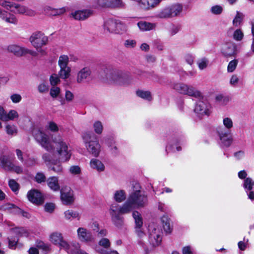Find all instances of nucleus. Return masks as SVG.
<instances>
[{"mask_svg": "<svg viewBox=\"0 0 254 254\" xmlns=\"http://www.w3.org/2000/svg\"><path fill=\"white\" fill-rule=\"evenodd\" d=\"M36 140L48 152L42 155V159L47 165H51L49 168L56 173L63 171L62 162H67L71 156L69 144L61 136L54 137L50 140L44 132L37 130L34 133Z\"/></svg>", "mask_w": 254, "mask_h": 254, "instance_id": "1", "label": "nucleus"}, {"mask_svg": "<svg viewBox=\"0 0 254 254\" xmlns=\"http://www.w3.org/2000/svg\"><path fill=\"white\" fill-rule=\"evenodd\" d=\"M100 76L104 82L116 86H127L132 82V77L127 72L112 67H105L101 72Z\"/></svg>", "mask_w": 254, "mask_h": 254, "instance_id": "2", "label": "nucleus"}, {"mask_svg": "<svg viewBox=\"0 0 254 254\" xmlns=\"http://www.w3.org/2000/svg\"><path fill=\"white\" fill-rule=\"evenodd\" d=\"M148 198L144 191L141 190V186L135 183L133 186V190L128 195L125 202L126 207L129 212L135 208L144 207L147 205Z\"/></svg>", "mask_w": 254, "mask_h": 254, "instance_id": "3", "label": "nucleus"}, {"mask_svg": "<svg viewBox=\"0 0 254 254\" xmlns=\"http://www.w3.org/2000/svg\"><path fill=\"white\" fill-rule=\"evenodd\" d=\"M87 152L94 157H98L101 152V145L97 136L92 132H85L82 136Z\"/></svg>", "mask_w": 254, "mask_h": 254, "instance_id": "4", "label": "nucleus"}, {"mask_svg": "<svg viewBox=\"0 0 254 254\" xmlns=\"http://www.w3.org/2000/svg\"><path fill=\"white\" fill-rule=\"evenodd\" d=\"M103 29L105 33L114 34H123L127 31V27L124 23L113 19L106 20Z\"/></svg>", "mask_w": 254, "mask_h": 254, "instance_id": "5", "label": "nucleus"}, {"mask_svg": "<svg viewBox=\"0 0 254 254\" xmlns=\"http://www.w3.org/2000/svg\"><path fill=\"white\" fill-rule=\"evenodd\" d=\"M172 87L174 89L180 94L198 99L203 98L202 93L192 86L183 83H175L173 84Z\"/></svg>", "mask_w": 254, "mask_h": 254, "instance_id": "6", "label": "nucleus"}, {"mask_svg": "<svg viewBox=\"0 0 254 254\" xmlns=\"http://www.w3.org/2000/svg\"><path fill=\"white\" fill-rule=\"evenodd\" d=\"M109 212L113 222L117 226H119L122 222L120 214L129 213V211L128 208L126 207L125 202L121 206L114 203L110 206Z\"/></svg>", "mask_w": 254, "mask_h": 254, "instance_id": "7", "label": "nucleus"}, {"mask_svg": "<svg viewBox=\"0 0 254 254\" xmlns=\"http://www.w3.org/2000/svg\"><path fill=\"white\" fill-rule=\"evenodd\" d=\"M149 242L150 245L156 247L159 246L162 242V232L160 227L155 224L149 225Z\"/></svg>", "mask_w": 254, "mask_h": 254, "instance_id": "8", "label": "nucleus"}, {"mask_svg": "<svg viewBox=\"0 0 254 254\" xmlns=\"http://www.w3.org/2000/svg\"><path fill=\"white\" fill-rule=\"evenodd\" d=\"M49 240L51 243L58 246L61 249H64L67 253H69L70 245L65 240L60 232H54L50 234Z\"/></svg>", "mask_w": 254, "mask_h": 254, "instance_id": "9", "label": "nucleus"}, {"mask_svg": "<svg viewBox=\"0 0 254 254\" xmlns=\"http://www.w3.org/2000/svg\"><path fill=\"white\" fill-rule=\"evenodd\" d=\"M29 41L35 48H39L47 45L48 38L40 31L34 32L29 38Z\"/></svg>", "mask_w": 254, "mask_h": 254, "instance_id": "10", "label": "nucleus"}, {"mask_svg": "<svg viewBox=\"0 0 254 254\" xmlns=\"http://www.w3.org/2000/svg\"><path fill=\"white\" fill-rule=\"evenodd\" d=\"M216 132L222 146L228 147L232 144L233 138L231 135V131L225 130L222 127H219L216 128Z\"/></svg>", "mask_w": 254, "mask_h": 254, "instance_id": "11", "label": "nucleus"}, {"mask_svg": "<svg viewBox=\"0 0 254 254\" xmlns=\"http://www.w3.org/2000/svg\"><path fill=\"white\" fill-rule=\"evenodd\" d=\"M211 105L207 101L204 100L198 101L195 107L194 112L200 116H209L211 113Z\"/></svg>", "mask_w": 254, "mask_h": 254, "instance_id": "12", "label": "nucleus"}, {"mask_svg": "<svg viewBox=\"0 0 254 254\" xmlns=\"http://www.w3.org/2000/svg\"><path fill=\"white\" fill-rule=\"evenodd\" d=\"M61 199L63 204L70 205L74 200L73 191L69 187H65L61 190Z\"/></svg>", "mask_w": 254, "mask_h": 254, "instance_id": "13", "label": "nucleus"}, {"mask_svg": "<svg viewBox=\"0 0 254 254\" xmlns=\"http://www.w3.org/2000/svg\"><path fill=\"white\" fill-rule=\"evenodd\" d=\"M221 51L225 57H234L238 53L237 46L232 43L224 44L221 47Z\"/></svg>", "mask_w": 254, "mask_h": 254, "instance_id": "14", "label": "nucleus"}, {"mask_svg": "<svg viewBox=\"0 0 254 254\" xmlns=\"http://www.w3.org/2000/svg\"><path fill=\"white\" fill-rule=\"evenodd\" d=\"M93 14V10L89 9H84L76 10L71 12V16L77 20H84Z\"/></svg>", "mask_w": 254, "mask_h": 254, "instance_id": "15", "label": "nucleus"}, {"mask_svg": "<svg viewBox=\"0 0 254 254\" xmlns=\"http://www.w3.org/2000/svg\"><path fill=\"white\" fill-rule=\"evenodd\" d=\"M28 200L33 203L39 205L43 202V198L41 193L37 190H33L27 193Z\"/></svg>", "mask_w": 254, "mask_h": 254, "instance_id": "16", "label": "nucleus"}, {"mask_svg": "<svg viewBox=\"0 0 254 254\" xmlns=\"http://www.w3.org/2000/svg\"><path fill=\"white\" fill-rule=\"evenodd\" d=\"M91 69L88 67H85L80 69L77 74L76 82L78 83H82L85 80L90 78L91 75Z\"/></svg>", "mask_w": 254, "mask_h": 254, "instance_id": "17", "label": "nucleus"}, {"mask_svg": "<svg viewBox=\"0 0 254 254\" xmlns=\"http://www.w3.org/2000/svg\"><path fill=\"white\" fill-rule=\"evenodd\" d=\"M14 13L20 14H25L30 16H33L36 14V12L34 10L29 8L24 5L17 3L16 4Z\"/></svg>", "mask_w": 254, "mask_h": 254, "instance_id": "18", "label": "nucleus"}, {"mask_svg": "<svg viewBox=\"0 0 254 254\" xmlns=\"http://www.w3.org/2000/svg\"><path fill=\"white\" fill-rule=\"evenodd\" d=\"M0 18L9 23L16 24L17 19L12 14L0 8Z\"/></svg>", "mask_w": 254, "mask_h": 254, "instance_id": "19", "label": "nucleus"}, {"mask_svg": "<svg viewBox=\"0 0 254 254\" xmlns=\"http://www.w3.org/2000/svg\"><path fill=\"white\" fill-rule=\"evenodd\" d=\"M45 13L50 16H59L63 14L66 11V8L63 7L59 8H54L51 6H47L44 8Z\"/></svg>", "mask_w": 254, "mask_h": 254, "instance_id": "20", "label": "nucleus"}, {"mask_svg": "<svg viewBox=\"0 0 254 254\" xmlns=\"http://www.w3.org/2000/svg\"><path fill=\"white\" fill-rule=\"evenodd\" d=\"M79 239L82 242H89L92 240V237L89 232L84 228H79L77 231Z\"/></svg>", "mask_w": 254, "mask_h": 254, "instance_id": "21", "label": "nucleus"}, {"mask_svg": "<svg viewBox=\"0 0 254 254\" xmlns=\"http://www.w3.org/2000/svg\"><path fill=\"white\" fill-rule=\"evenodd\" d=\"M47 184L49 188L53 191H58L60 190L59 179L57 177H50L47 180Z\"/></svg>", "mask_w": 254, "mask_h": 254, "instance_id": "22", "label": "nucleus"}, {"mask_svg": "<svg viewBox=\"0 0 254 254\" xmlns=\"http://www.w3.org/2000/svg\"><path fill=\"white\" fill-rule=\"evenodd\" d=\"M127 198L126 192L124 190H115L113 194V199L117 203H122Z\"/></svg>", "mask_w": 254, "mask_h": 254, "instance_id": "23", "label": "nucleus"}, {"mask_svg": "<svg viewBox=\"0 0 254 254\" xmlns=\"http://www.w3.org/2000/svg\"><path fill=\"white\" fill-rule=\"evenodd\" d=\"M137 26L141 31H147L155 29L156 25L154 23L140 21L137 23Z\"/></svg>", "mask_w": 254, "mask_h": 254, "instance_id": "24", "label": "nucleus"}, {"mask_svg": "<svg viewBox=\"0 0 254 254\" xmlns=\"http://www.w3.org/2000/svg\"><path fill=\"white\" fill-rule=\"evenodd\" d=\"M25 48L17 45H10L7 47V50L16 56H22L24 55Z\"/></svg>", "mask_w": 254, "mask_h": 254, "instance_id": "25", "label": "nucleus"}, {"mask_svg": "<svg viewBox=\"0 0 254 254\" xmlns=\"http://www.w3.org/2000/svg\"><path fill=\"white\" fill-rule=\"evenodd\" d=\"M90 166L91 168L100 172L105 170V166L103 163L100 160L95 158L90 160Z\"/></svg>", "mask_w": 254, "mask_h": 254, "instance_id": "26", "label": "nucleus"}, {"mask_svg": "<svg viewBox=\"0 0 254 254\" xmlns=\"http://www.w3.org/2000/svg\"><path fill=\"white\" fill-rule=\"evenodd\" d=\"M12 164L8 156L3 155L0 157V165L5 170H10Z\"/></svg>", "mask_w": 254, "mask_h": 254, "instance_id": "27", "label": "nucleus"}, {"mask_svg": "<svg viewBox=\"0 0 254 254\" xmlns=\"http://www.w3.org/2000/svg\"><path fill=\"white\" fill-rule=\"evenodd\" d=\"M172 17L176 16L180 14L183 9V6L179 3H175L168 6Z\"/></svg>", "mask_w": 254, "mask_h": 254, "instance_id": "28", "label": "nucleus"}, {"mask_svg": "<svg viewBox=\"0 0 254 254\" xmlns=\"http://www.w3.org/2000/svg\"><path fill=\"white\" fill-rule=\"evenodd\" d=\"M155 17L160 19H168L172 18L171 12H170V10L169 9L168 6L165 7L158 11V13L156 14Z\"/></svg>", "mask_w": 254, "mask_h": 254, "instance_id": "29", "label": "nucleus"}, {"mask_svg": "<svg viewBox=\"0 0 254 254\" xmlns=\"http://www.w3.org/2000/svg\"><path fill=\"white\" fill-rule=\"evenodd\" d=\"M216 103L220 106H225L230 101L229 96L222 94H219L216 96L215 98Z\"/></svg>", "mask_w": 254, "mask_h": 254, "instance_id": "30", "label": "nucleus"}, {"mask_svg": "<svg viewBox=\"0 0 254 254\" xmlns=\"http://www.w3.org/2000/svg\"><path fill=\"white\" fill-rule=\"evenodd\" d=\"M222 124L224 126V127L223 128L228 131H231V130L234 127V123L232 119L228 117H224L223 118Z\"/></svg>", "mask_w": 254, "mask_h": 254, "instance_id": "31", "label": "nucleus"}, {"mask_svg": "<svg viewBox=\"0 0 254 254\" xmlns=\"http://www.w3.org/2000/svg\"><path fill=\"white\" fill-rule=\"evenodd\" d=\"M58 75L64 79L68 78L70 75L71 68L69 66L60 67Z\"/></svg>", "mask_w": 254, "mask_h": 254, "instance_id": "32", "label": "nucleus"}, {"mask_svg": "<svg viewBox=\"0 0 254 254\" xmlns=\"http://www.w3.org/2000/svg\"><path fill=\"white\" fill-rule=\"evenodd\" d=\"M16 3L8 0H0V5L14 13Z\"/></svg>", "mask_w": 254, "mask_h": 254, "instance_id": "33", "label": "nucleus"}, {"mask_svg": "<svg viewBox=\"0 0 254 254\" xmlns=\"http://www.w3.org/2000/svg\"><path fill=\"white\" fill-rule=\"evenodd\" d=\"M16 3L8 0H0V5L14 13Z\"/></svg>", "mask_w": 254, "mask_h": 254, "instance_id": "34", "label": "nucleus"}, {"mask_svg": "<svg viewBox=\"0 0 254 254\" xmlns=\"http://www.w3.org/2000/svg\"><path fill=\"white\" fill-rule=\"evenodd\" d=\"M79 213L76 211L71 209H68L64 212V218L68 221H71L73 219L78 218Z\"/></svg>", "mask_w": 254, "mask_h": 254, "instance_id": "35", "label": "nucleus"}, {"mask_svg": "<svg viewBox=\"0 0 254 254\" xmlns=\"http://www.w3.org/2000/svg\"><path fill=\"white\" fill-rule=\"evenodd\" d=\"M132 215L135 221V227L141 228L143 225V220L141 214L137 211H133Z\"/></svg>", "mask_w": 254, "mask_h": 254, "instance_id": "36", "label": "nucleus"}, {"mask_svg": "<svg viewBox=\"0 0 254 254\" xmlns=\"http://www.w3.org/2000/svg\"><path fill=\"white\" fill-rule=\"evenodd\" d=\"M161 222L164 228V231L167 233H171L172 231V228L170 224V219L167 216H163L161 218Z\"/></svg>", "mask_w": 254, "mask_h": 254, "instance_id": "37", "label": "nucleus"}, {"mask_svg": "<svg viewBox=\"0 0 254 254\" xmlns=\"http://www.w3.org/2000/svg\"><path fill=\"white\" fill-rule=\"evenodd\" d=\"M137 96L148 101L152 100V96L150 92L142 90H138L136 92Z\"/></svg>", "mask_w": 254, "mask_h": 254, "instance_id": "38", "label": "nucleus"}, {"mask_svg": "<svg viewBox=\"0 0 254 254\" xmlns=\"http://www.w3.org/2000/svg\"><path fill=\"white\" fill-rule=\"evenodd\" d=\"M46 128L47 130L53 132H58L60 130V127L57 124L52 121L47 123Z\"/></svg>", "mask_w": 254, "mask_h": 254, "instance_id": "39", "label": "nucleus"}, {"mask_svg": "<svg viewBox=\"0 0 254 254\" xmlns=\"http://www.w3.org/2000/svg\"><path fill=\"white\" fill-rule=\"evenodd\" d=\"M254 186V181L252 178L248 177L245 179L243 184V187L246 192H248V190H251L253 189Z\"/></svg>", "mask_w": 254, "mask_h": 254, "instance_id": "40", "label": "nucleus"}, {"mask_svg": "<svg viewBox=\"0 0 254 254\" xmlns=\"http://www.w3.org/2000/svg\"><path fill=\"white\" fill-rule=\"evenodd\" d=\"M69 58L67 55H63L59 57L58 65L60 67L68 66Z\"/></svg>", "mask_w": 254, "mask_h": 254, "instance_id": "41", "label": "nucleus"}, {"mask_svg": "<svg viewBox=\"0 0 254 254\" xmlns=\"http://www.w3.org/2000/svg\"><path fill=\"white\" fill-rule=\"evenodd\" d=\"M243 14L238 11H237L236 16L233 20V25L235 27L239 26L243 20Z\"/></svg>", "mask_w": 254, "mask_h": 254, "instance_id": "42", "label": "nucleus"}, {"mask_svg": "<svg viewBox=\"0 0 254 254\" xmlns=\"http://www.w3.org/2000/svg\"><path fill=\"white\" fill-rule=\"evenodd\" d=\"M19 115L17 112L15 110H10L8 113H7L5 122L9 121H13L15 119H18Z\"/></svg>", "mask_w": 254, "mask_h": 254, "instance_id": "43", "label": "nucleus"}, {"mask_svg": "<svg viewBox=\"0 0 254 254\" xmlns=\"http://www.w3.org/2000/svg\"><path fill=\"white\" fill-rule=\"evenodd\" d=\"M98 245L99 247H97L96 248H100L103 249L108 250L111 246V243L108 239L104 238L99 241Z\"/></svg>", "mask_w": 254, "mask_h": 254, "instance_id": "44", "label": "nucleus"}, {"mask_svg": "<svg viewBox=\"0 0 254 254\" xmlns=\"http://www.w3.org/2000/svg\"><path fill=\"white\" fill-rule=\"evenodd\" d=\"M93 128L96 133L101 134L103 130V125L100 121H96L93 124Z\"/></svg>", "mask_w": 254, "mask_h": 254, "instance_id": "45", "label": "nucleus"}, {"mask_svg": "<svg viewBox=\"0 0 254 254\" xmlns=\"http://www.w3.org/2000/svg\"><path fill=\"white\" fill-rule=\"evenodd\" d=\"M5 131L7 134L13 136L17 134V128L15 125H7L5 126Z\"/></svg>", "mask_w": 254, "mask_h": 254, "instance_id": "46", "label": "nucleus"}, {"mask_svg": "<svg viewBox=\"0 0 254 254\" xmlns=\"http://www.w3.org/2000/svg\"><path fill=\"white\" fill-rule=\"evenodd\" d=\"M125 4L122 0H110L109 7L124 8Z\"/></svg>", "mask_w": 254, "mask_h": 254, "instance_id": "47", "label": "nucleus"}, {"mask_svg": "<svg viewBox=\"0 0 254 254\" xmlns=\"http://www.w3.org/2000/svg\"><path fill=\"white\" fill-rule=\"evenodd\" d=\"M69 172L70 174L74 176H79L81 174V167L78 165H72L69 168Z\"/></svg>", "mask_w": 254, "mask_h": 254, "instance_id": "48", "label": "nucleus"}, {"mask_svg": "<svg viewBox=\"0 0 254 254\" xmlns=\"http://www.w3.org/2000/svg\"><path fill=\"white\" fill-rule=\"evenodd\" d=\"M238 60L237 59H234L230 61L227 66V71L228 72H233L236 69L238 64Z\"/></svg>", "mask_w": 254, "mask_h": 254, "instance_id": "49", "label": "nucleus"}, {"mask_svg": "<svg viewBox=\"0 0 254 254\" xmlns=\"http://www.w3.org/2000/svg\"><path fill=\"white\" fill-rule=\"evenodd\" d=\"M244 36V33L241 29H237L233 33V39L237 41L242 40Z\"/></svg>", "mask_w": 254, "mask_h": 254, "instance_id": "50", "label": "nucleus"}, {"mask_svg": "<svg viewBox=\"0 0 254 254\" xmlns=\"http://www.w3.org/2000/svg\"><path fill=\"white\" fill-rule=\"evenodd\" d=\"M210 11L213 14L220 15L223 11V7L220 5H215L210 8Z\"/></svg>", "mask_w": 254, "mask_h": 254, "instance_id": "51", "label": "nucleus"}, {"mask_svg": "<svg viewBox=\"0 0 254 254\" xmlns=\"http://www.w3.org/2000/svg\"><path fill=\"white\" fill-rule=\"evenodd\" d=\"M9 208L14 209L15 212L21 214L23 216L26 218H29L30 217V214L28 212L23 211L18 207H16L15 205L10 204H9Z\"/></svg>", "mask_w": 254, "mask_h": 254, "instance_id": "52", "label": "nucleus"}, {"mask_svg": "<svg viewBox=\"0 0 254 254\" xmlns=\"http://www.w3.org/2000/svg\"><path fill=\"white\" fill-rule=\"evenodd\" d=\"M209 61L207 59L204 58L197 61V64L198 68L201 69H204L206 68L208 64Z\"/></svg>", "mask_w": 254, "mask_h": 254, "instance_id": "53", "label": "nucleus"}, {"mask_svg": "<svg viewBox=\"0 0 254 254\" xmlns=\"http://www.w3.org/2000/svg\"><path fill=\"white\" fill-rule=\"evenodd\" d=\"M8 186L11 190L14 191L16 192L19 190V184L13 179H10L8 181Z\"/></svg>", "mask_w": 254, "mask_h": 254, "instance_id": "54", "label": "nucleus"}, {"mask_svg": "<svg viewBox=\"0 0 254 254\" xmlns=\"http://www.w3.org/2000/svg\"><path fill=\"white\" fill-rule=\"evenodd\" d=\"M96 4L98 7H109L110 0H96Z\"/></svg>", "mask_w": 254, "mask_h": 254, "instance_id": "55", "label": "nucleus"}, {"mask_svg": "<svg viewBox=\"0 0 254 254\" xmlns=\"http://www.w3.org/2000/svg\"><path fill=\"white\" fill-rule=\"evenodd\" d=\"M60 77L56 74H52L50 78V82L51 85L56 86L60 82Z\"/></svg>", "mask_w": 254, "mask_h": 254, "instance_id": "56", "label": "nucleus"}, {"mask_svg": "<svg viewBox=\"0 0 254 254\" xmlns=\"http://www.w3.org/2000/svg\"><path fill=\"white\" fill-rule=\"evenodd\" d=\"M61 92V89L59 87L53 86L50 90V94L53 98H57Z\"/></svg>", "mask_w": 254, "mask_h": 254, "instance_id": "57", "label": "nucleus"}, {"mask_svg": "<svg viewBox=\"0 0 254 254\" xmlns=\"http://www.w3.org/2000/svg\"><path fill=\"white\" fill-rule=\"evenodd\" d=\"M240 79L237 74H233L229 81V83L231 86L233 87H236L239 83Z\"/></svg>", "mask_w": 254, "mask_h": 254, "instance_id": "58", "label": "nucleus"}, {"mask_svg": "<svg viewBox=\"0 0 254 254\" xmlns=\"http://www.w3.org/2000/svg\"><path fill=\"white\" fill-rule=\"evenodd\" d=\"M96 250L100 254H119L118 252L115 250H105L100 248H96Z\"/></svg>", "mask_w": 254, "mask_h": 254, "instance_id": "59", "label": "nucleus"}, {"mask_svg": "<svg viewBox=\"0 0 254 254\" xmlns=\"http://www.w3.org/2000/svg\"><path fill=\"white\" fill-rule=\"evenodd\" d=\"M8 247L11 249H14L16 247L18 242V239L17 237L8 238Z\"/></svg>", "mask_w": 254, "mask_h": 254, "instance_id": "60", "label": "nucleus"}, {"mask_svg": "<svg viewBox=\"0 0 254 254\" xmlns=\"http://www.w3.org/2000/svg\"><path fill=\"white\" fill-rule=\"evenodd\" d=\"M35 179L38 183H41L46 181V178L43 173L39 172L36 174Z\"/></svg>", "mask_w": 254, "mask_h": 254, "instance_id": "61", "label": "nucleus"}, {"mask_svg": "<svg viewBox=\"0 0 254 254\" xmlns=\"http://www.w3.org/2000/svg\"><path fill=\"white\" fill-rule=\"evenodd\" d=\"M136 41L132 39L126 40L124 43V46L127 48H133L136 46Z\"/></svg>", "mask_w": 254, "mask_h": 254, "instance_id": "62", "label": "nucleus"}, {"mask_svg": "<svg viewBox=\"0 0 254 254\" xmlns=\"http://www.w3.org/2000/svg\"><path fill=\"white\" fill-rule=\"evenodd\" d=\"M13 103H18L20 102L22 99L21 96L18 94H13L10 97Z\"/></svg>", "mask_w": 254, "mask_h": 254, "instance_id": "63", "label": "nucleus"}, {"mask_svg": "<svg viewBox=\"0 0 254 254\" xmlns=\"http://www.w3.org/2000/svg\"><path fill=\"white\" fill-rule=\"evenodd\" d=\"M49 89V86L45 83L40 84L38 87V90L40 93H44L47 92Z\"/></svg>", "mask_w": 254, "mask_h": 254, "instance_id": "64", "label": "nucleus"}]
</instances>
